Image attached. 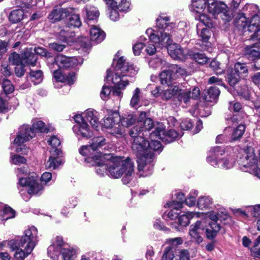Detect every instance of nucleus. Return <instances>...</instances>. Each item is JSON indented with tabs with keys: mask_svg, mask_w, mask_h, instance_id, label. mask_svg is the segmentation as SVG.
Returning <instances> with one entry per match:
<instances>
[{
	"mask_svg": "<svg viewBox=\"0 0 260 260\" xmlns=\"http://www.w3.org/2000/svg\"><path fill=\"white\" fill-rule=\"evenodd\" d=\"M170 18L159 16L156 20V26L154 29L148 28L146 33L150 41L157 47H167L170 56L175 59H182L185 57L184 50L176 43H172L169 31L175 27V24L170 23Z\"/></svg>",
	"mask_w": 260,
	"mask_h": 260,
	"instance_id": "f257e3e1",
	"label": "nucleus"
},
{
	"mask_svg": "<svg viewBox=\"0 0 260 260\" xmlns=\"http://www.w3.org/2000/svg\"><path fill=\"white\" fill-rule=\"evenodd\" d=\"M101 160H107L108 175L119 178L123 175L122 181L125 184L130 183L134 175V163L129 157H113L111 154H104Z\"/></svg>",
	"mask_w": 260,
	"mask_h": 260,
	"instance_id": "f03ea898",
	"label": "nucleus"
},
{
	"mask_svg": "<svg viewBox=\"0 0 260 260\" xmlns=\"http://www.w3.org/2000/svg\"><path fill=\"white\" fill-rule=\"evenodd\" d=\"M207 5V11L214 17L219 16L225 22H230L232 19L233 13L223 2L215 0H192V9L198 13L203 12Z\"/></svg>",
	"mask_w": 260,
	"mask_h": 260,
	"instance_id": "7ed1b4c3",
	"label": "nucleus"
},
{
	"mask_svg": "<svg viewBox=\"0 0 260 260\" xmlns=\"http://www.w3.org/2000/svg\"><path fill=\"white\" fill-rule=\"evenodd\" d=\"M138 72L133 64L126 62L124 57H120L117 61L115 67V73L111 78L112 83L114 84L115 89L113 90V95L120 96V90L124 89L128 85V81L125 77H132Z\"/></svg>",
	"mask_w": 260,
	"mask_h": 260,
	"instance_id": "20e7f679",
	"label": "nucleus"
},
{
	"mask_svg": "<svg viewBox=\"0 0 260 260\" xmlns=\"http://www.w3.org/2000/svg\"><path fill=\"white\" fill-rule=\"evenodd\" d=\"M149 141L143 137H138L133 140L132 149L137 157L138 168L139 171L148 170L151 173L153 166L154 155L148 149Z\"/></svg>",
	"mask_w": 260,
	"mask_h": 260,
	"instance_id": "39448f33",
	"label": "nucleus"
},
{
	"mask_svg": "<svg viewBox=\"0 0 260 260\" xmlns=\"http://www.w3.org/2000/svg\"><path fill=\"white\" fill-rule=\"evenodd\" d=\"M37 132H48L47 128L44 122L39 119H34L32 120V127H30L27 125L21 126L19 128L18 134L14 142V144L18 145L16 151L18 152H22V154H26L28 153V149L24 148L23 150L22 148V146H23L22 144L34 137ZM23 147H24V146H23Z\"/></svg>",
	"mask_w": 260,
	"mask_h": 260,
	"instance_id": "423d86ee",
	"label": "nucleus"
},
{
	"mask_svg": "<svg viewBox=\"0 0 260 260\" xmlns=\"http://www.w3.org/2000/svg\"><path fill=\"white\" fill-rule=\"evenodd\" d=\"M37 235L38 230L34 226H29L24 231L19 243V246L23 248V250L20 248L16 249L14 253L16 260H24L31 253L37 244Z\"/></svg>",
	"mask_w": 260,
	"mask_h": 260,
	"instance_id": "0eeeda50",
	"label": "nucleus"
},
{
	"mask_svg": "<svg viewBox=\"0 0 260 260\" xmlns=\"http://www.w3.org/2000/svg\"><path fill=\"white\" fill-rule=\"evenodd\" d=\"M224 151L220 147H212L209 152L207 161L214 167L221 168L225 169L232 168L235 164V159L231 155L219 159V157L222 155Z\"/></svg>",
	"mask_w": 260,
	"mask_h": 260,
	"instance_id": "6e6552de",
	"label": "nucleus"
},
{
	"mask_svg": "<svg viewBox=\"0 0 260 260\" xmlns=\"http://www.w3.org/2000/svg\"><path fill=\"white\" fill-rule=\"evenodd\" d=\"M168 242L171 245L164 249L161 260H189V252L187 250L176 249L175 247L183 243L181 238L170 239Z\"/></svg>",
	"mask_w": 260,
	"mask_h": 260,
	"instance_id": "1a4fd4ad",
	"label": "nucleus"
},
{
	"mask_svg": "<svg viewBox=\"0 0 260 260\" xmlns=\"http://www.w3.org/2000/svg\"><path fill=\"white\" fill-rule=\"evenodd\" d=\"M76 124L73 126V130L77 135H81L84 138H90L94 135L92 129H91L87 122L84 115H77L74 117Z\"/></svg>",
	"mask_w": 260,
	"mask_h": 260,
	"instance_id": "9d476101",
	"label": "nucleus"
},
{
	"mask_svg": "<svg viewBox=\"0 0 260 260\" xmlns=\"http://www.w3.org/2000/svg\"><path fill=\"white\" fill-rule=\"evenodd\" d=\"M248 69L245 63L237 62L235 64L234 69L228 74V80L230 85L234 86L241 78L247 76Z\"/></svg>",
	"mask_w": 260,
	"mask_h": 260,
	"instance_id": "9b49d317",
	"label": "nucleus"
},
{
	"mask_svg": "<svg viewBox=\"0 0 260 260\" xmlns=\"http://www.w3.org/2000/svg\"><path fill=\"white\" fill-rule=\"evenodd\" d=\"M242 155L238 162L241 167L247 168L248 169L247 171H249L250 169L259 164L252 147H247L243 150Z\"/></svg>",
	"mask_w": 260,
	"mask_h": 260,
	"instance_id": "f8f14e48",
	"label": "nucleus"
},
{
	"mask_svg": "<svg viewBox=\"0 0 260 260\" xmlns=\"http://www.w3.org/2000/svg\"><path fill=\"white\" fill-rule=\"evenodd\" d=\"M151 137L155 136L162 141L169 143L175 141L178 138L179 135L174 129H170L165 132L162 125L158 124L155 128L154 131L151 133Z\"/></svg>",
	"mask_w": 260,
	"mask_h": 260,
	"instance_id": "ddd939ff",
	"label": "nucleus"
},
{
	"mask_svg": "<svg viewBox=\"0 0 260 260\" xmlns=\"http://www.w3.org/2000/svg\"><path fill=\"white\" fill-rule=\"evenodd\" d=\"M206 224L204 220H198L190 226L189 235L196 243L199 244L203 241L202 235L206 232Z\"/></svg>",
	"mask_w": 260,
	"mask_h": 260,
	"instance_id": "4468645a",
	"label": "nucleus"
},
{
	"mask_svg": "<svg viewBox=\"0 0 260 260\" xmlns=\"http://www.w3.org/2000/svg\"><path fill=\"white\" fill-rule=\"evenodd\" d=\"M209 217L212 221L209 223V226L206 229V234L208 239H213L220 230V223L218 222L220 218L217 212L215 211L210 212Z\"/></svg>",
	"mask_w": 260,
	"mask_h": 260,
	"instance_id": "2eb2a0df",
	"label": "nucleus"
},
{
	"mask_svg": "<svg viewBox=\"0 0 260 260\" xmlns=\"http://www.w3.org/2000/svg\"><path fill=\"white\" fill-rule=\"evenodd\" d=\"M200 213L193 212H183V214L178 216V223L173 222L171 223L172 228L175 229L177 231H180L182 226H186L189 224L190 220L194 216H199Z\"/></svg>",
	"mask_w": 260,
	"mask_h": 260,
	"instance_id": "dca6fc26",
	"label": "nucleus"
},
{
	"mask_svg": "<svg viewBox=\"0 0 260 260\" xmlns=\"http://www.w3.org/2000/svg\"><path fill=\"white\" fill-rule=\"evenodd\" d=\"M55 62L59 68L73 67L79 63L77 57H69L62 54H58L56 56Z\"/></svg>",
	"mask_w": 260,
	"mask_h": 260,
	"instance_id": "f3484780",
	"label": "nucleus"
},
{
	"mask_svg": "<svg viewBox=\"0 0 260 260\" xmlns=\"http://www.w3.org/2000/svg\"><path fill=\"white\" fill-rule=\"evenodd\" d=\"M83 115L85 119L89 122L92 126V128L94 129L95 131H98L97 128L100 124L98 112L93 110L88 109Z\"/></svg>",
	"mask_w": 260,
	"mask_h": 260,
	"instance_id": "a211bd4d",
	"label": "nucleus"
},
{
	"mask_svg": "<svg viewBox=\"0 0 260 260\" xmlns=\"http://www.w3.org/2000/svg\"><path fill=\"white\" fill-rule=\"evenodd\" d=\"M79 152L81 155L86 156L85 161L89 164L92 163L94 158H99L101 154L98 152H92V148L90 145L83 146L79 149Z\"/></svg>",
	"mask_w": 260,
	"mask_h": 260,
	"instance_id": "6ab92c4d",
	"label": "nucleus"
},
{
	"mask_svg": "<svg viewBox=\"0 0 260 260\" xmlns=\"http://www.w3.org/2000/svg\"><path fill=\"white\" fill-rule=\"evenodd\" d=\"M111 8H116L119 11L127 12L129 9L130 3L127 0H104Z\"/></svg>",
	"mask_w": 260,
	"mask_h": 260,
	"instance_id": "aec40b11",
	"label": "nucleus"
},
{
	"mask_svg": "<svg viewBox=\"0 0 260 260\" xmlns=\"http://www.w3.org/2000/svg\"><path fill=\"white\" fill-rule=\"evenodd\" d=\"M120 120V116L118 112L110 111L107 117L104 119L103 123V126L109 129V131L116 125Z\"/></svg>",
	"mask_w": 260,
	"mask_h": 260,
	"instance_id": "412c9836",
	"label": "nucleus"
},
{
	"mask_svg": "<svg viewBox=\"0 0 260 260\" xmlns=\"http://www.w3.org/2000/svg\"><path fill=\"white\" fill-rule=\"evenodd\" d=\"M54 78L56 81L65 82L71 85L75 80V74L74 73H70L68 75H63L60 71H55L53 73Z\"/></svg>",
	"mask_w": 260,
	"mask_h": 260,
	"instance_id": "4be33fe9",
	"label": "nucleus"
},
{
	"mask_svg": "<svg viewBox=\"0 0 260 260\" xmlns=\"http://www.w3.org/2000/svg\"><path fill=\"white\" fill-rule=\"evenodd\" d=\"M138 123L141 127H142L143 132L145 133L150 131L154 126L152 119L147 118L146 113L145 112H142L140 114Z\"/></svg>",
	"mask_w": 260,
	"mask_h": 260,
	"instance_id": "5701e85b",
	"label": "nucleus"
},
{
	"mask_svg": "<svg viewBox=\"0 0 260 260\" xmlns=\"http://www.w3.org/2000/svg\"><path fill=\"white\" fill-rule=\"evenodd\" d=\"M244 53L248 58L254 60L260 57V46L257 43L247 45L244 48Z\"/></svg>",
	"mask_w": 260,
	"mask_h": 260,
	"instance_id": "b1692460",
	"label": "nucleus"
},
{
	"mask_svg": "<svg viewBox=\"0 0 260 260\" xmlns=\"http://www.w3.org/2000/svg\"><path fill=\"white\" fill-rule=\"evenodd\" d=\"M48 144L51 146L50 152L52 155H59L61 153L60 140L55 135L48 137L47 139Z\"/></svg>",
	"mask_w": 260,
	"mask_h": 260,
	"instance_id": "393cba45",
	"label": "nucleus"
},
{
	"mask_svg": "<svg viewBox=\"0 0 260 260\" xmlns=\"http://www.w3.org/2000/svg\"><path fill=\"white\" fill-rule=\"evenodd\" d=\"M90 34L91 40L96 43L102 42L106 36L105 32L96 25L92 26L90 29Z\"/></svg>",
	"mask_w": 260,
	"mask_h": 260,
	"instance_id": "a878e982",
	"label": "nucleus"
},
{
	"mask_svg": "<svg viewBox=\"0 0 260 260\" xmlns=\"http://www.w3.org/2000/svg\"><path fill=\"white\" fill-rule=\"evenodd\" d=\"M104 154H100L99 158H94L93 161L91 163L92 166H95L96 172L100 176H104V174L107 172V160H101V157Z\"/></svg>",
	"mask_w": 260,
	"mask_h": 260,
	"instance_id": "bb28decb",
	"label": "nucleus"
},
{
	"mask_svg": "<svg viewBox=\"0 0 260 260\" xmlns=\"http://www.w3.org/2000/svg\"><path fill=\"white\" fill-rule=\"evenodd\" d=\"M69 15V12L66 8H58L52 11L49 16V18L54 22L56 21H59L66 17Z\"/></svg>",
	"mask_w": 260,
	"mask_h": 260,
	"instance_id": "cd10ccee",
	"label": "nucleus"
},
{
	"mask_svg": "<svg viewBox=\"0 0 260 260\" xmlns=\"http://www.w3.org/2000/svg\"><path fill=\"white\" fill-rule=\"evenodd\" d=\"M83 12L85 13V21L88 23L90 21L96 20L99 16V12L97 8L92 6H87Z\"/></svg>",
	"mask_w": 260,
	"mask_h": 260,
	"instance_id": "c85d7f7f",
	"label": "nucleus"
},
{
	"mask_svg": "<svg viewBox=\"0 0 260 260\" xmlns=\"http://www.w3.org/2000/svg\"><path fill=\"white\" fill-rule=\"evenodd\" d=\"M201 26H201V24H197V34H198L199 37L201 39V40L203 41H204L205 42H207L208 41V40L210 38V37L212 34V31L209 28H207V27L200 28V27H201Z\"/></svg>",
	"mask_w": 260,
	"mask_h": 260,
	"instance_id": "c756f323",
	"label": "nucleus"
},
{
	"mask_svg": "<svg viewBox=\"0 0 260 260\" xmlns=\"http://www.w3.org/2000/svg\"><path fill=\"white\" fill-rule=\"evenodd\" d=\"M165 207L172 208L168 213V217L169 218L173 220L178 217L179 215L178 211L180 209V204H176L175 202H168Z\"/></svg>",
	"mask_w": 260,
	"mask_h": 260,
	"instance_id": "7c9ffc66",
	"label": "nucleus"
},
{
	"mask_svg": "<svg viewBox=\"0 0 260 260\" xmlns=\"http://www.w3.org/2000/svg\"><path fill=\"white\" fill-rule=\"evenodd\" d=\"M235 25L239 29H244L247 26V19L243 13H239L234 20Z\"/></svg>",
	"mask_w": 260,
	"mask_h": 260,
	"instance_id": "2f4dec72",
	"label": "nucleus"
},
{
	"mask_svg": "<svg viewBox=\"0 0 260 260\" xmlns=\"http://www.w3.org/2000/svg\"><path fill=\"white\" fill-rule=\"evenodd\" d=\"M213 203V199L210 197L202 196L198 199L197 206L200 209H206L210 208Z\"/></svg>",
	"mask_w": 260,
	"mask_h": 260,
	"instance_id": "473e14b6",
	"label": "nucleus"
},
{
	"mask_svg": "<svg viewBox=\"0 0 260 260\" xmlns=\"http://www.w3.org/2000/svg\"><path fill=\"white\" fill-rule=\"evenodd\" d=\"M24 64L35 66L37 60L36 55L29 50H26L23 53Z\"/></svg>",
	"mask_w": 260,
	"mask_h": 260,
	"instance_id": "72a5a7b5",
	"label": "nucleus"
},
{
	"mask_svg": "<svg viewBox=\"0 0 260 260\" xmlns=\"http://www.w3.org/2000/svg\"><path fill=\"white\" fill-rule=\"evenodd\" d=\"M180 91L181 89L178 85L169 86L168 89L164 90L161 98L163 100H168L174 95L178 94Z\"/></svg>",
	"mask_w": 260,
	"mask_h": 260,
	"instance_id": "f704fd0d",
	"label": "nucleus"
},
{
	"mask_svg": "<svg viewBox=\"0 0 260 260\" xmlns=\"http://www.w3.org/2000/svg\"><path fill=\"white\" fill-rule=\"evenodd\" d=\"M57 33L58 35V39L63 42H67L69 38L73 36L72 32L70 31L69 27L67 26L59 27Z\"/></svg>",
	"mask_w": 260,
	"mask_h": 260,
	"instance_id": "c9c22d12",
	"label": "nucleus"
},
{
	"mask_svg": "<svg viewBox=\"0 0 260 260\" xmlns=\"http://www.w3.org/2000/svg\"><path fill=\"white\" fill-rule=\"evenodd\" d=\"M168 67L169 68L168 69H165L163 70L160 74H159V77H160V81L162 84H167L168 85H169L171 80L172 79H174V76H173V74H172L171 69L169 68V66Z\"/></svg>",
	"mask_w": 260,
	"mask_h": 260,
	"instance_id": "e433bc0d",
	"label": "nucleus"
},
{
	"mask_svg": "<svg viewBox=\"0 0 260 260\" xmlns=\"http://www.w3.org/2000/svg\"><path fill=\"white\" fill-rule=\"evenodd\" d=\"M150 137L151 142H149L148 149L151 151L153 153V151H161L162 148L161 143L158 141L159 139L155 136L151 137V133L150 134Z\"/></svg>",
	"mask_w": 260,
	"mask_h": 260,
	"instance_id": "4c0bfd02",
	"label": "nucleus"
},
{
	"mask_svg": "<svg viewBox=\"0 0 260 260\" xmlns=\"http://www.w3.org/2000/svg\"><path fill=\"white\" fill-rule=\"evenodd\" d=\"M61 161L59 157L50 156L48 160L45 162V168L46 169L55 170L60 165Z\"/></svg>",
	"mask_w": 260,
	"mask_h": 260,
	"instance_id": "58836bf2",
	"label": "nucleus"
},
{
	"mask_svg": "<svg viewBox=\"0 0 260 260\" xmlns=\"http://www.w3.org/2000/svg\"><path fill=\"white\" fill-rule=\"evenodd\" d=\"M149 65L150 68L155 69H162L168 67V63L166 61L160 58L150 59L149 61Z\"/></svg>",
	"mask_w": 260,
	"mask_h": 260,
	"instance_id": "ea45409f",
	"label": "nucleus"
},
{
	"mask_svg": "<svg viewBox=\"0 0 260 260\" xmlns=\"http://www.w3.org/2000/svg\"><path fill=\"white\" fill-rule=\"evenodd\" d=\"M245 131V126L243 124H239L235 128L231 135V141H236L240 140L243 135Z\"/></svg>",
	"mask_w": 260,
	"mask_h": 260,
	"instance_id": "a19ab883",
	"label": "nucleus"
},
{
	"mask_svg": "<svg viewBox=\"0 0 260 260\" xmlns=\"http://www.w3.org/2000/svg\"><path fill=\"white\" fill-rule=\"evenodd\" d=\"M15 212L10 207L5 206L4 209L0 211V218L2 220H7L14 218Z\"/></svg>",
	"mask_w": 260,
	"mask_h": 260,
	"instance_id": "79ce46f5",
	"label": "nucleus"
},
{
	"mask_svg": "<svg viewBox=\"0 0 260 260\" xmlns=\"http://www.w3.org/2000/svg\"><path fill=\"white\" fill-rule=\"evenodd\" d=\"M32 182L27 190L28 193L34 194L40 193L43 189L42 185L39 183L36 177H35Z\"/></svg>",
	"mask_w": 260,
	"mask_h": 260,
	"instance_id": "37998d69",
	"label": "nucleus"
},
{
	"mask_svg": "<svg viewBox=\"0 0 260 260\" xmlns=\"http://www.w3.org/2000/svg\"><path fill=\"white\" fill-rule=\"evenodd\" d=\"M260 28V15L258 14L253 15L247 25L248 31H253Z\"/></svg>",
	"mask_w": 260,
	"mask_h": 260,
	"instance_id": "c03bdc74",
	"label": "nucleus"
},
{
	"mask_svg": "<svg viewBox=\"0 0 260 260\" xmlns=\"http://www.w3.org/2000/svg\"><path fill=\"white\" fill-rule=\"evenodd\" d=\"M105 139L103 137H94L90 146L92 148V152H98L97 150L106 144Z\"/></svg>",
	"mask_w": 260,
	"mask_h": 260,
	"instance_id": "a18cd8bd",
	"label": "nucleus"
},
{
	"mask_svg": "<svg viewBox=\"0 0 260 260\" xmlns=\"http://www.w3.org/2000/svg\"><path fill=\"white\" fill-rule=\"evenodd\" d=\"M220 94V90L218 88L212 86L209 88L206 96V99L211 102H215L218 99Z\"/></svg>",
	"mask_w": 260,
	"mask_h": 260,
	"instance_id": "49530a36",
	"label": "nucleus"
},
{
	"mask_svg": "<svg viewBox=\"0 0 260 260\" xmlns=\"http://www.w3.org/2000/svg\"><path fill=\"white\" fill-rule=\"evenodd\" d=\"M9 63L16 66L24 64L23 54L22 56L16 52H13L9 56Z\"/></svg>",
	"mask_w": 260,
	"mask_h": 260,
	"instance_id": "de8ad7c7",
	"label": "nucleus"
},
{
	"mask_svg": "<svg viewBox=\"0 0 260 260\" xmlns=\"http://www.w3.org/2000/svg\"><path fill=\"white\" fill-rule=\"evenodd\" d=\"M24 12L21 9L14 10L9 15V20L13 23L20 22L23 17Z\"/></svg>",
	"mask_w": 260,
	"mask_h": 260,
	"instance_id": "09e8293b",
	"label": "nucleus"
},
{
	"mask_svg": "<svg viewBox=\"0 0 260 260\" xmlns=\"http://www.w3.org/2000/svg\"><path fill=\"white\" fill-rule=\"evenodd\" d=\"M120 123L122 127H128L136 122V118L133 115H125L121 118L120 117Z\"/></svg>",
	"mask_w": 260,
	"mask_h": 260,
	"instance_id": "8fccbe9b",
	"label": "nucleus"
},
{
	"mask_svg": "<svg viewBox=\"0 0 260 260\" xmlns=\"http://www.w3.org/2000/svg\"><path fill=\"white\" fill-rule=\"evenodd\" d=\"M30 77L31 82L35 85L40 83L43 80V73L40 70L31 71L30 72Z\"/></svg>",
	"mask_w": 260,
	"mask_h": 260,
	"instance_id": "3c124183",
	"label": "nucleus"
},
{
	"mask_svg": "<svg viewBox=\"0 0 260 260\" xmlns=\"http://www.w3.org/2000/svg\"><path fill=\"white\" fill-rule=\"evenodd\" d=\"M61 253L63 260H74L76 252L73 248H63L61 250Z\"/></svg>",
	"mask_w": 260,
	"mask_h": 260,
	"instance_id": "603ef678",
	"label": "nucleus"
},
{
	"mask_svg": "<svg viewBox=\"0 0 260 260\" xmlns=\"http://www.w3.org/2000/svg\"><path fill=\"white\" fill-rule=\"evenodd\" d=\"M68 26L69 27H79L81 25V22L80 19L79 15L76 14H73L69 16L68 20L67 22Z\"/></svg>",
	"mask_w": 260,
	"mask_h": 260,
	"instance_id": "864d4df0",
	"label": "nucleus"
},
{
	"mask_svg": "<svg viewBox=\"0 0 260 260\" xmlns=\"http://www.w3.org/2000/svg\"><path fill=\"white\" fill-rule=\"evenodd\" d=\"M169 68L171 69L173 76H174V79L180 76H183L186 75V72L185 69L177 66L172 65L169 66Z\"/></svg>",
	"mask_w": 260,
	"mask_h": 260,
	"instance_id": "5fc2aeb1",
	"label": "nucleus"
},
{
	"mask_svg": "<svg viewBox=\"0 0 260 260\" xmlns=\"http://www.w3.org/2000/svg\"><path fill=\"white\" fill-rule=\"evenodd\" d=\"M3 90V95H8L12 93L14 91V87L11 82L8 80H5L2 84Z\"/></svg>",
	"mask_w": 260,
	"mask_h": 260,
	"instance_id": "6e6d98bb",
	"label": "nucleus"
},
{
	"mask_svg": "<svg viewBox=\"0 0 260 260\" xmlns=\"http://www.w3.org/2000/svg\"><path fill=\"white\" fill-rule=\"evenodd\" d=\"M108 133L116 137H122L124 135V130L118 122L116 125H114V127Z\"/></svg>",
	"mask_w": 260,
	"mask_h": 260,
	"instance_id": "4d7b16f0",
	"label": "nucleus"
},
{
	"mask_svg": "<svg viewBox=\"0 0 260 260\" xmlns=\"http://www.w3.org/2000/svg\"><path fill=\"white\" fill-rule=\"evenodd\" d=\"M141 133H142V135H144L143 129L138 123L133 127L129 132L130 136L134 139L138 137H143L142 136H140Z\"/></svg>",
	"mask_w": 260,
	"mask_h": 260,
	"instance_id": "13d9d810",
	"label": "nucleus"
},
{
	"mask_svg": "<svg viewBox=\"0 0 260 260\" xmlns=\"http://www.w3.org/2000/svg\"><path fill=\"white\" fill-rule=\"evenodd\" d=\"M11 109L8 100L4 99L3 93L0 94V113H6Z\"/></svg>",
	"mask_w": 260,
	"mask_h": 260,
	"instance_id": "bf43d9fd",
	"label": "nucleus"
},
{
	"mask_svg": "<svg viewBox=\"0 0 260 260\" xmlns=\"http://www.w3.org/2000/svg\"><path fill=\"white\" fill-rule=\"evenodd\" d=\"M191 92L190 91H182L179 92L178 94V99L180 102H183L185 104H187L189 101Z\"/></svg>",
	"mask_w": 260,
	"mask_h": 260,
	"instance_id": "052dcab7",
	"label": "nucleus"
},
{
	"mask_svg": "<svg viewBox=\"0 0 260 260\" xmlns=\"http://www.w3.org/2000/svg\"><path fill=\"white\" fill-rule=\"evenodd\" d=\"M199 19L200 21V24L201 25L203 24L208 27H211L213 26L212 20L205 13H202L201 15H200Z\"/></svg>",
	"mask_w": 260,
	"mask_h": 260,
	"instance_id": "680f3d73",
	"label": "nucleus"
},
{
	"mask_svg": "<svg viewBox=\"0 0 260 260\" xmlns=\"http://www.w3.org/2000/svg\"><path fill=\"white\" fill-rule=\"evenodd\" d=\"M190 55L199 64H205L209 59L204 54L197 53Z\"/></svg>",
	"mask_w": 260,
	"mask_h": 260,
	"instance_id": "e2e57ef3",
	"label": "nucleus"
},
{
	"mask_svg": "<svg viewBox=\"0 0 260 260\" xmlns=\"http://www.w3.org/2000/svg\"><path fill=\"white\" fill-rule=\"evenodd\" d=\"M244 11H248L249 14H256L259 12V9L256 5L247 4L243 8Z\"/></svg>",
	"mask_w": 260,
	"mask_h": 260,
	"instance_id": "0e129e2a",
	"label": "nucleus"
},
{
	"mask_svg": "<svg viewBox=\"0 0 260 260\" xmlns=\"http://www.w3.org/2000/svg\"><path fill=\"white\" fill-rule=\"evenodd\" d=\"M35 177L34 176H31V177L26 178H21L19 177L18 185L21 186L22 187H28L31 183H32V181L35 178Z\"/></svg>",
	"mask_w": 260,
	"mask_h": 260,
	"instance_id": "69168bd1",
	"label": "nucleus"
},
{
	"mask_svg": "<svg viewBox=\"0 0 260 260\" xmlns=\"http://www.w3.org/2000/svg\"><path fill=\"white\" fill-rule=\"evenodd\" d=\"M140 89L139 88H136V89L134 91L133 97L131 101V105L132 107H134L138 104L140 100Z\"/></svg>",
	"mask_w": 260,
	"mask_h": 260,
	"instance_id": "338daca9",
	"label": "nucleus"
},
{
	"mask_svg": "<svg viewBox=\"0 0 260 260\" xmlns=\"http://www.w3.org/2000/svg\"><path fill=\"white\" fill-rule=\"evenodd\" d=\"M61 250L57 247L55 243H53L48 248V253L51 256H52L53 255H57L60 252H61Z\"/></svg>",
	"mask_w": 260,
	"mask_h": 260,
	"instance_id": "774afa93",
	"label": "nucleus"
}]
</instances>
